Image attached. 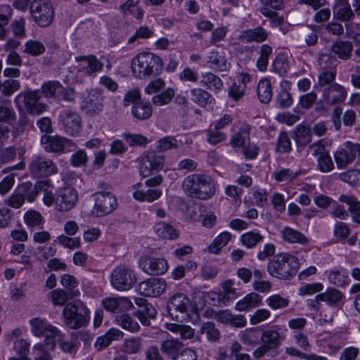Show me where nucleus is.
Segmentation results:
<instances>
[{
	"label": "nucleus",
	"instance_id": "nucleus-1",
	"mask_svg": "<svg viewBox=\"0 0 360 360\" xmlns=\"http://www.w3.org/2000/svg\"><path fill=\"white\" fill-rule=\"evenodd\" d=\"M131 69L136 77L145 79L159 75L163 70V61L159 56L144 51L133 58Z\"/></svg>",
	"mask_w": 360,
	"mask_h": 360
},
{
	"label": "nucleus",
	"instance_id": "nucleus-2",
	"mask_svg": "<svg viewBox=\"0 0 360 360\" xmlns=\"http://www.w3.org/2000/svg\"><path fill=\"white\" fill-rule=\"evenodd\" d=\"M183 188L190 196L206 200L216 193V184L212 178L203 174H193L186 177Z\"/></svg>",
	"mask_w": 360,
	"mask_h": 360
},
{
	"label": "nucleus",
	"instance_id": "nucleus-3",
	"mask_svg": "<svg viewBox=\"0 0 360 360\" xmlns=\"http://www.w3.org/2000/svg\"><path fill=\"white\" fill-rule=\"evenodd\" d=\"M299 269V259L288 253L276 255L267 264L268 273L280 280H290L297 274Z\"/></svg>",
	"mask_w": 360,
	"mask_h": 360
},
{
	"label": "nucleus",
	"instance_id": "nucleus-4",
	"mask_svg": "<svg viewBox=\"0 0 360 360\" xmlns=\"http://www.w3.org/2000/svg\"><path fill=\"white\" fill-rule=\"evenodd\" d=\"M261 6L259 11L269 20L271 28L278 27L280 31L286 34L292 30L291 25L285 20L284 15L278 11L285 8L284 0H259Z\"/></svg>",
	"mask_w": 360,
	"mask_h": 360
},
{
	"label": "nucleus",
	"instance_id": "nucleus-5",
	"mask_svg": "<svg viewBox=\"0 0 360 360\" xmlns=\"http://www.w3.org/2000/svg\"><path fill=\"white\" fill-rule=\"evenodd\" d=\"M40 90L25 91L18 94L14 103L18 111L24 110L32 115H39L46 110V104L40 101Z\"/></svg>",
	"mask_w": 360,
	"mask_h": 360
},
{
	"label": "nucleus",
	"instance_id": "nucleus-6",
	"mask_svg": "<svg viewBox=\"0 0 360 360\" xmlns=\"http://www.w3.org/2000/svg\"><path fill=\"white\" fill-rule=\"evenodd\" d=\"M64 323L71 329H77L87 325L89 310L82 302H69L63 310Z\"/></svg>",
	"mask_w": 360,
	"mask_h": 360
},
{
	"label": "nucleus",
	"instance_id": "nucleus-7",
	"mask_svg": "<svg viewBox=\"0 0 360 360\" xmlns=\"http://www.w3.org/2000/svg\"><path fill=\"white\" fill-rule=\"evenodd\" d=\"M31 331L37 337H45L44 342L48 349L53 350L56 347V338H62L63 335L54 326L46 320L40 318H33L30 320Z\"/></svg>",
	"mask_w": 360,
	"mask_h": 360
},
{
	"label": "nucleus",
	"instance_id": "nucleus-8",
	"mask_svg": "<svg viewBox=\"0 0 360 360\" xmlns=\"http://www.w3.org/2000/svg\"><path fill=\"white\" fill-rule=\"evenodd\" d=\"M30 13L34 22L40 27H48L54 18V11L50 0H32Z\"/></svg>",
	"mask_w": 360,
	"mask_h": 360
},
{
	"label": "nucleus",
	"instance_id": "nucleus-9",
	"mask_svg": "<svg viewBox=\"0 0 360 360\" xmlns=\"http://www.w3.org/2000/svg\"><path fill=\"white\" fill-rule=\"evenodd\" d=\"M167 312L169 316L179 321L193 311V305L188 297L182 292L173 295L167 301Z\"/></svg>",
	"mask_w": 360,
	"mask_h": 360
},
{
	"label": "nucleus",
	"instance_id": "nucleus-10",
	"mask_svg": "<svg viewBox=\"0 0 360 360\" xmlns=\"http://www.w3.org/2000/svg\"><path fill=\"white\" fill-rule=\"evenodd\" d=\"M28 169L35 179L48 178L58 172L56 164L42 155H34L28 162Z\"/></svg>",
	"mask_w": 360,
	"mask_h": 360
},
{
	"label": "nucleus",
	"instance_id": "nucleus-11",
	"mask_svg": "<svg viewBox=\"0 0 360 360\" xmlns=\"http://www.w3.org/2000/svg\"><path fill=\"white\" fill-rule=\"evenodd\" d=\"M137 281L134 270L127 265H120L111 273L112 286L119 291L129 290Z\"/></svg>",
	"mask_w": 360,
	"mask_h": 360
},
{
	"label": "nucleus",
	"instance_id": "nucleus-12",
	"mask_svg": "<svg viewBox=\"0 0 360 360\" xmlns=\"http://www.w3.org/2000/svg\"><path fill=\"white\" fill-rule=\"evenodd\" d=\"M58 125L67 134L75 136L82 130V118L75 110L63 109L58 115Z\"/></svg>",
	"mask_w": 360,
	"mask_h": 360
},
{
	"label": "nucleus",
	"instance_id": "nucleus-13",
	"mask_svg": "<svg viewBox=\"0 0 360 360\" xmlns=\"http://www.w3.org/2000/svg\"><path fill=\"white\" fill-rule=\"evenodd\" d=\"M95 204L94 213L101 217L112 213L118 206L116 196L107 191H98L93 195Z\"/></svg>",
	"mask_w": 360,
	"mask_h": 360
},
{
	"label": "nucleus",
	"instance_id": "nucleus-14",
	"mask_svg": "<svg viewBox=\"0 0 360 360\" xmlns=\"http://www.w3.org/2000/svg\"><path fill=\"white\" fill-rule=\"evenodd\" d=\"M165 163L163 155L154 151L149 152L143 159L140 168V174L148 177L162 169Z\"/></svg>",
	"mask_w": 360,
	"mask_h": 360
},
{
	"label": "nucleus",
	"instance_id": "nucleus-15",
	"mask_svg": "<svg viewBox=\"0 0 360 360\" xmlns=\"http://www.w3.org/2000/svg\"><path fill=\"white\" fill-rule=\"evenodd\" d=\"M139 266L149 275H162L168 269V264L163 258L142 256L139 259Z\"/></svg>",
	"mask_w": 360,
	"mask_h": 360
},
{
	"label": "nucleus",
	"instance_id": "nucleus-16",
	"mask_svg": "<svg viewBox=\"0 0 360 360\" xmlns=\"http://www.w3.org/2000/svg\"><path fill=\"white\" fill-rule=\"evenodd\" d=\"M77 200V192L73 187H63L56 191V208L59 211L70 210L75 206Z\"/></svg>",
	"mask_w": 360,
	"mask_h": 360
},
{
	"label": "nucleus",
	"instance_id": "nucleus-17",
	"mask_svg": "<svg viewBox=\"0 0 360 360\" xmlns=\"http://www.w3.org/2000/svg\"><path fill=\"white\" fill-rule=\"evenodd\" d=\"M167 284L160 278H150L139 283L137 291L145 297H156L162 295L166 290Z\"/></svg>",
	"mask_w": 360,
	"mask_h": 360
},
{
	"label": "nucleus",
	"instance_id": "nucleus-18",
	"mask_svg": "<svg viewBox=\"0 0 360 360\" xmlns=\"http://www.w3.org/2000/svg\"><path fill=\"white\" fill-rule=\"evenodd\" d=\"M103 90L98 88L91 89L82 101L81 108L86 109L89 115L98 114L103 110Z\"/></svg>",
	"mask_w": 360,
	"mask_h": 360
},
{
	"label": "nucleus",
	"instance_id": "nucleus-19",
	"mask_svg": "<svg viewBox=\"0 0 360 360\" xmlns=\"http://www.w3.org/2000/svg\"><path fill=\"white\" fill-rule=\"evenodd\" d=\"M71 143V140L60 136L44 134L41 138V143L47 153H65L66 146H68Z\"/></svg>",
	"mask_w": 360,
	"mask_h": 360
},
{
	"label": "nucleus",
	"instance_id": "nucleus-20",
	"mask_svg": "<svg viewBox=\"0 0 360 360\" xmlns=\"http://www.w3.org/2000/svg\"><path fill=\"white\" fill-rule=\"evenodd\" d=\"M234 283L232 280H227L221 284L222 292L212 293V300H217L219 304L228 305L229 302L239 295L237 289L233 288Z\"/></svg>",
	"mask_w": 360,
	"mask_h": 360
},
{
	"label": "nucleus",
	"instance_id": "nucleus-21",
	"mask_svg": "<svg viewBox=\"0 0 360 360\" xmlns=\"http://www.w3.org/2000/svg\"><path fill=\"white\" fill-rule=\"evenodd\" d=\"M269 32L262 26H257L255 28L247 29L240 32L238 40L244 44L255 41L262 43L269 37Z\"/></svg>",
	"mask_w": 360,
	"mask_h": 360
},
{
	"label": "nucleus",
	"instance_id": "nucleus-22",
	"mask_svg": "<svg viewBox=\"0 0 360 360\" xmlns=\"http://www.w3.org/2000/svg\"><path fill=\"white\" fill-rule=\"evenodd\" d=\"M283 338L276 328L268 329L262 333L261 340L271 350V357H275L279 354L278 349L281 345V340Z\"/></svg>",
	"mask_w": 360,
	"mask_h": 360
},
{
	"label": "nucleus",
	"instance_id": "nucleus-23",
	"mask_svg": "<svg viewBox=\"0 0 360 360\" xmlns=\"http://www.w3.org/2000/svg\"><path fill=\"white\" fill-rule=\"evenodd\" d=\"M207 66L216 72L228 71L231 68V63L226 57L224 51L215 50L211 51L207 56Z\"/></svg>",
	"mask_w": 360,
	"mask_h": 360
},
{
	"label": "nucleus",
	"instance_id": "nucleus-24",
	"mask_svg": "<svg viewBox=\"0 0 360 360\" xmlns=\"http://www.w3.org/2000/svg\"><path fill=\"white\" fill-rule=\"evenodd\" d=\"M323 96L326 104L335 105L345 101L347 92L343 86L334 83L324 89Z\"/></svg>",
	"mask_w": 360,
	"mask_h": 360
},
{
	"label": "nucleus",
	"instance_id": "nucleus-25",
	"mask_svg": "<svg viewBox=\"0 0 360 360\" xmlns=\"http://www.w3.org/2000/svg\"><path fill=\"white\" fill-rule=\"evenodd\" d=\"M124 333L115 328H111L104 335L97 338L94 347L98 352H101L108 347L112 341L120 340L123 338Z\"/></svg>",
	"mask_w": 360,
	"mask_h": 360
},
{
	"label": "nucleus",
	"instance_id": "nucleus-26",
	"mask_svg": "<svg viewBox=\"0 0 360 360\" xmlns=\"http://www.w3.org/2000/svg\"><path fill=\"white\" fill-rule=\"evenodd\" d=\"M75 60L77 63L87 61L88 65L86 67L78 68L77 71L89 76L101 71L103 67V63L98 60L94 55L79 56L75 58Z\"/></svg>",
	"mask_w": 360,
	"mask_h": 360
},
{
	"label": "nucleus",
	"instance_id": "nucleus-27",
	"mask_svg": "<svg viewBox=\"0 0 360 360\" xmlns=\"http://www.w3.org/2000/svg\"><path fill=\"white\" fill-rule=\"evenodd\" d=\"M262 304V297L257 292H252L239 300L235 309L239 311H249Z\"/></svg>",
	"mask_w": 360,
	"mask_h": 360
},
{
	"label": "nucleus",
	"instance_id": "nucleus-28",
	"mask_svg": "<svg viewBox=\"0 0 360 360\" xmlns=\"http://www.w3.org/2000/svg\"><path fill=\"white\" fill-rule=\"evenodd\" d=\"M339 201L349 205L348 211L351 214L352 221L360 224V201L352 195H341Z\"/></svg>",
	"mask_w": 360,
	"mask_h": 360
},
{
	"label": "nucleus",
	"instance_id": "nucleus-29",
	"mask_svg": "<svg viewBox=\"0 0 360 360\" xmlns=\"http://www.w3.org/2000/svg\"><path fill=\"white\" fill-rule=\"evenodd\" d=\"M333 15L343 22L351 21L354 18V13L347 0H340L333 8Z\"/></svg>",
	"mask_w": 360,
	"mask_h": 360
},
{
	"label": "nucleus",
	"instance_id": "nucleus-30",
	"mask_svg": "<svg viewBox=\"0 0 360 360\" xmlns=\"http://www.w3.org/2000/svg\"><path fill=\"white\" fill-rule=\"evenodd\" d=\"M297 146L304 148L311 141V130L304 124H298L293 130V136Z\"/></svg>",
	"mask_w": 360,
	"mask_h": 360
},
{
	"label": "nucleus",
	"instance_id": "nucleus-31",
	"mask_svg": "<svg viewBox=\"0 0 360 360\" xmlns=\"http://www.w3.org/2000/svg\"><path fill=\"white\" fill-rule=\"evenodd\" d=\"M191 101L201 108H207L214 102L213 96L201 88L192 89L190 91Z\"/></svg>",
	"mask_w": 360,
	"mask_h": 360
},
{
	"label": "nucleus",
	"instance_id": "nucleus-32",
	"mask_svg": "<svg viewBox=\"0 0 360 360\" xmlns=\"http://www.w3.org/2000/svg\"><path fill=\"white\" fill-rule=\"evenodd\" d=\"M318 297L330 307H339L345 296L340 290L334 288H328L326 292L319 294Z\"/></svg>",
	"mask_w": 360,
	"mask_h": 360
},
{
	"label": "nucleus",
	"instance_id": "nucleus-33",
	"mask_svg": "<svg viewBox=\"0 0 360 360\" xmlns=\"http://www.w3.org/2000/svg\"><path fill=\"white\" fill-rule=\"evenodd\" d=\"M282 238L289 243H299L300 245H307L309 240L300 231L289 226H286L282 231Z\"/></svg>",
	"mask_w": 360,
	"mask_h": 360
},
{
	"label": "nucleus",
	"instance_id": "nucleus-34",
	"mask_svg": "<svg viewBox=\"0 0 360 360\" xmlns=\"http://www.w3.org/2000/svg\"><path fill=\"white\" fill-rule=\"evenodd\" d=\"M153 229L160 238L166 240H175L179 235V231L172 225L163 221L155 223Z\"/></svg>",
	"mask_w": 360,
	"mask_h": 360
},
{
	"label": "nucleus",
	"instance_id": "nucleus-35",
	"mask_svg": "<svg viewBox=\"0 0 360 360\" xmlns=\"http://www.w3.org/2000/svg\"><path fill=\"white\" fill-rule=\"evenodd\" d=\"M330 50L334 54L338 55L340 59L347 60L352 56L353 45L349 41L338 40L333 44Z\"/></svg>",
	"mask_w": 360,
	"mask_h": 360
},
{
	"label": "nucleus",
	"instance_id": "nucleus-36",
	"mask_svg": "<svg viewBox=\"0 0 360 360\" xmlns=\"http://www.w3.org/2000/svg\"><path fill=\"white\" fill-rule=\"evenodd\" d=\"M115 323L123 329L131 333H137L140 330L139 323L129 314L123 313L115 316Z\"/></svg>",
	"mask_w": 360,
	"mask_h": 360
},
{
	"label": "nucleus",
	"instance_id": "nucleus-37",
	"mask_svg": "<svg viewBox=\"0 0 360 360\" xmlns=\"http://www.w3.org/2000/svg\"><path fill=\"white\" fill-rule=\"evenodd\" d=\"M131 113L133 117L139 120H148L153 113L151 105L148 101L142 100L132 105Z\"/></svg>",
	"mask_w": 360,
	"mask_h": 360
},
{
	"label": "nucleus",
	"instance_id": "nucleus-38",
	"mask_svg": "<svg viewBox=\"0 0 360 360\" xmlns=\"http://www.w3.org/2000/svg\"><path fill=\"white\" fill-rule=\"evenodd\" d=\"M200 83L203 86L213 91L214 93L219 92L224 85L219 77L210 72L202 75Z\"/></svg>",
	"mask_w": 360,
	"mask_h": 360
},
{
	"label": "nucleus",
	"instance_id": "nucleus-39",
	"mask_svg": "<svg viewBox=\"0 0 360 360\" xmlns=\"http://www.w3.org/2000/svg\"><path fill=\"white\" fill-rule=\"evenodd\" d=\"M134 315L143 326H149L150 325V320L156 318L157 310L153 304H148L142 309L135 311Z\"/></svg>",
	"mask_w": 360,
	"mask_h": 360
},
{
	"label": "nucleus",
	"instance_id": "nucleus-40",
	"mask_svg": "<svg viewBox=\"0 0 360 360\" xmlns=\"http://www.w3.org/2000/svg\"><path fill=\"white\" fill-rule=\"evenodd\" d=\"M143 340L140 337H132L124 340L122 345V352L125 354H139L142 348Z\"/></svg>",
	"mask_w": 360,
	"mask_h": 360
},
{
	"label": "nucleus",
	"instance_id": "nucleus-41",
	"mask_svg": "<svg viewBox=\"0 0 360 360\" xmlns=\"http://www.w3.org/2000/svg\"><path fill=\"white\" fill-rule=\"evenodd\" d=\"M199 333L205 335L207 340L211 342H217L221 338L220 331L216 328L215 323L212 321L202 323L200 328Z\"/></svg>",
	"mask_w": 360,
	"mask_h": 360
},
{
	"label": "nucleus",
	"instance_id": "nucleus-42",
	"mask_svg": "<svg viewBox=\"0 0 360 360\" xmlns=\"http://www.w3.org/2000/svg\"><path fill=\"white\" fill-rule=\"evenodd\" d=\"M257 96L259 101L263 103H269L273 96L272 88L270 81L268 79H263L257 84Z\"/></svg>",
	"mask_w": 360,
	"mask_h": 360
},
{
	"label": "nucleus",
	"instance_id": "nucleus-43",
	"mask_svg": "<svg viewBox=\"0 0 360 360\" xmlns=\"http://www.w3.org/2000/svg\"><path fill=\"white\" fill-rule=\"evenodd\" d=\"M19 112V119L15 126L13 128V132L16 135L22 134L26 130H28L33 125V120H32L28 115L29 113L22 110Z\"/></svg>",
	"mask_w": 360,
	"mask_h": 360
},
{
	"label": "nucleus",
	"instance_id": "nucleus-44",
	"mask_svg": "<svg viewBox=\"0 0 360 360\" xmlns=\"http://www.w3.org/2000/svg\"><path fill=\"white\" fill-rule=\"evenodd\" d=\"M328 281L338 287H344L349 283V278L345 270H332L328 275Z\"/></svg>",
	"mask_w": 360,
	"mask_h": 360
},
{
	"label": "nucleus",
	"instance_id": "nucleus-45",
	"mask_svg": "<svg viewBox=\"0 0 360 360\" xmlns=\"http://www.w3.org/2000/svg\"><path fill=\"white\" fill-rule=\"evenodd\" d=\"M231 238V234L229 232L224 231L220 233L208 246V252L213 254H219L221 248L229 243Z\"/></svg>",
	"mask_w": 360,
	"mask_h": 360
},
{
	"label": "nucleus",
	"instance_id": "nucleus-46",
	"mask_svg": "<svg viewBox=\"0 0 360 360\" xmlns=\"http://www.w3.org/2000/svg\"><path fill=\"white\" fill-rule=\"evenodd\" d=\"M335 160L337 167L340 169H345L349 165L352 164L354 159L349 150L346 148L337 151L335 154Z\"/></svg>",
	"mask_w": 360,
	"mask_h": 360
},
{
	"label": "nucleus",
	"instance_id": "nucleus-47",
	"mask_svg": "<svg viewBox=\"0 0 360 360\" xmlns=\"http://www.w3.org/2000/svg\"><path fill=\"white\" fill-rule=\"evenodd\" d=\"M63 89V86L59 82L49 81L42 84L41 95L43 94L47 98H53Z\"/></svg>",
	"mask_w": 360,
	"mask_h": 360
},
{
	"label": "nucleus",
	"instance_id": "nucleus-48",
	"mask_svg": "<svg viewBox=\"0 0 360 360\" xmlns=\"http://www.w3.org/2000/svg\"><path fill=\"white\" fill-rule=\"evenodd\" d=\"M264 236L259 232L248 231L240 236L241 243L248 248H253L258 243L262 242Z\"/></svg>",
	"mask_w": 360,
	"mask_h": 360
},
{
	"label": "nucleus",
	"instance_id": "nucleus-49",
	"mask_svg": "<svg viewBox=\"0 0 360 360\" xmlns=\"http://www.w3.org/2000/svg\"><path fill=\"white\" fill-rule=\"evenodd\" d=\"M321 70H336L338 60L331 53H321L318 60Z\"/></svg>",
	"mask_w": 360,
	"mask_h": 360
},
{
	"label": "nucleus",
	"instance_id": "nucleus-50",
	"mask_svg": "<svg viewBox=\"0 0 360 360\" xmlns=\"http://www.w3.org/2000/svg\"><path fill=\"white\" fill-rule=\"evenodd\" d=\"M276 151L280 153H290L292 151L290 139L285 131L279 133L276 141Z\"/></svg>",
	"mask_w": 360,
	"mask_h": 360
},
{
	"label": "nucleus",
	"instance_id": "nucleus-51",
	"mask_svg": "<svg viewBox=\"0 0 360 360\" xmlns=\"http://www.w3.org/2000/svg\"><path fill=\"white\" fill-rule=\"evenodd\" d=\"M16 191L22 196L25 200L29 202H33L37 197V190L31 182L27 181L20 184Z\"/></svg>",
	"mask_w": 360,
	"mask_h": 360
},
{
	"label": "nucleus",
	"instance_id": "nucleus-52",
	"mask_svg": "<svg viewBox=\"0 0 360 360\" xmlns=\"http://www.w3.org/2000/svg\"><path fill=\"white\" fill-rule=\"evenodd\" d=\"M24 221L30 228H42L43 217L39 212L30 210L25 213Z\"/></svg>",
	"mask_w": 360,
	"mask_h": 360
},
{
	"label": "nucleus",
	"instance_id": "nucleus-53",
	"mask_svg": "<svg viewBox=\"0 0 360 360\" xmlns=\"http://www.w3.org/2000/svg\"><path fill=\"white\" fill-rule=\"evenodd\" d=\"M274 102L276 108L285 109L291 106L293 99L291 94L286 89H282L276 96Z\"/></svg>",
	"mask_w": 360,
	"mask_h": 360
},
{
	"label": "nucleus",
	"instance_id": "nucleus-54",
	"mask_svg": "<svg viewBox=\"0 0 360 360\" xmlns=\"http://www.w3.org/2000/svg\"><path fill=\"white\" fill-rule=\"evenodd\" d=\"M262 332L259 328L248 329L243 333L240 340L247 345L258 343L259 340H261Z\"/></svg>",
	"mask_w": 360,
	"mask_h": 360
},
{
	"label": "nucleus",
	"instance_id": "nucleus-55",
	"mask_svg": "<svg viewBox=\"0 0 360 360\" xmlns=\"http://www.w3.org/2000/svg\"><path fill=\"white\" fill-rule=\"evenodd\" d=\"M174 95L175 91L174 89L169 87L162 93L155 95L152 98V101L155 105H165L171 102Z\"/></svg>",
	"mask_w": 360,
	"mask_h": 360
},
{
	"label": "nucleus",
	"instance_id": "nucleus-56",
	"mask_svg": "<svg viewBox=\"0 0 360 360\" xmlns=\"http://www.w3.org/2000/svg\"><path fill=\"white\" fill-rule=\"evenodd\" d=\"M161 195L162 191L159 189H148L146 192L136 191L133 193L136 200L148 202H153L158 199Z\"/></svg>",
	"mask_w": 360,
	"mask_h": 360
},
{
	"label": "nucleus",
	"instance_id": "nucleus-57",
	"mask_svg": "<svg viewBox=\"0 0 360 360\" xmlns=\"http://www.w3.org/2000/svg\"><path fill=\"white\" fill-rule=\"evenodd\" d=\"M45 51L44 45L37 40H29L25 44L24 53L32 56H38Z\"/></svg>",
	"mask_w": 360,
	"mask_h": 360
},
{
	"label": "nucleus",
	"instance_id": "nucleus-58",
	"mask_svg": "<svg viewBox=\"0 0 360 360\" xmlns=\"http://www.w3.org/2000/svg\"><path fill=\"white\" fill-rule=\"evenodd\" d=\"M3 12L4 13H0V40L6 38L7 34L6 26L8 25L10 19L13 16V10L10 6H5Z\"/></svg>",
	"mask_w": 360,
	"mask_h": 360
},
{
	"label": "nucleus",
	"instance_id": "nucleus-59",
	"mask_svg": "<svg viewBox=\"0 0 360 360\" xmlns=\"http://www.w3.org/2000/svg\"><path fill=\"white\" fill-rule=\"evenodd\" d=\"M273 68L281 76L286 75L289 70L287 57L284 54H278L273 63Z\"/></svg>",
	"mask_w": 360,
	"mask_h": 360
},
{
	"label": "nucleus",
	"instance_id": "nucleus-60",
	"mask_svg": "<svg viewBox=\"0 0 360 360\" xmlns=\"http://www.w3.org/2000/svg\"><path fill=\"white\" fill-rule=\"evenodd\" d=\"M317 98L316 94L314 91L302 95L300 97L299 103L294 111L297 113L300 112V108L303 109H309L314 103Z\"/></svg>",
	"mask_w": 360,
	"mask_h": 360
},
{
	"label": "nucleus",
	"instance_id": "nucleus-61",
	"mask_svg": "<svg viewBox=\"0 0 360 360\" xmlns=\"http://www.w3.org/2000/svg\"><path fill=\"white\" fill-rule=\"evenodd\" d=\"M20 88V82L14 79H8L3 83L1 82V89L2 94L6 96H10Z\"/></svg>",
	"mask_w": 360,
	"mask_h": 360
},
{
	"label": "nucleus",
	"instance_id": "nucleus-62",
	"mask_svg": "<svg viewBox=\"0 0 360 360\" xmlns=\"http://www.w3.org/2000/svg\"><path fill=\"white\" fill-rule=\"evenodd\" d=\"M207 141L211 145H217L219 143L226 140V135L225 133L217 129L215 127L210 128L206 131Z\"/></svg>",
	"mask_w": 360,
	"mask_h": 360
},
{
	"label": "nucleus",
	"instance_id": "nucleus-63",
	"mask_svg": "<svg viewBox=\"0 0 360 360\" xmlns=\"http://www.w3.org/2000/svg\"><path fill=\"white\" fill-rule=\"evenodd\" d=\"M15 112L11 104L9 105H0V122L10 124L15 120Z\"/></svg>",
	"mask_w": 360,
	"mask_h": 360
},
{
	"label": "nucleus",
	"instance_id": "nucleus-64",
	"mask_svg": "<svg viewBox=\"0 0 360 360\" xmlns=\"http://www.w3.org/2000/svg\"><path fill=\"white\" fill-rule=\"evenodd\" d=\"M317 163L319 169L323 173L330 172L334 169V164L329 153L318 157Z\"/></svg>",
	"mask_w": 360,
	"mask_h": 360
}]
</instances>
